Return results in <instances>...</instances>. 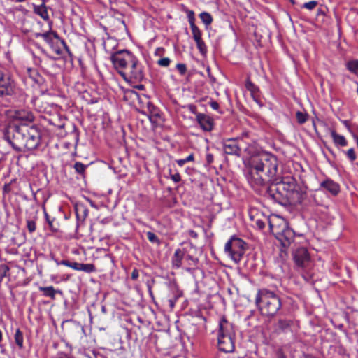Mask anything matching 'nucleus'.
<instances>
[{
  "mask_svg": "<svg viewBox=\"0 0 358 358\" xmlns=\"http://www.w3.org/2000/svg\"><path fill=\"white\" fill-rule=\"evenodd\" d=\"M80 271H84L87 273L96 271V268L92 264H83L81 263Z\"/></svg>",
  "mask_w": 358,
  "mask_h": 358,
  "instance_id": "nucleus-31",
  "label": "nucleus"
},
{
  "mask_svg": "<svg viewBox=\"0 0 358 358\" xmlns=\"http://www.w3.org/2000/svg\"><path fill=\"white\" fill-rule=\"evenodd\" d=\"M278 159L269 152H260L250 157L248 162L245 178L254 189L265 185L268 182L276 181Z\"/></svg>",
  "mask_w": 358,
  "mask_h": 358,
  "instance_id": "nucleus-1",
  "label": "nucleus"
},
{
  "mask_svg": "<svg viewBox=\"0 0 358 358\" xmlns=\"http://www.w3.org/2000/svg\"><path fill=\"white\" fill-rule=\"evenodd\" d=\"M119 73L126 81L129 82H139L144 77L142 65L136 57L133 62L129 63L125 70H120Z\"/></svg>",
  "mask_w": 358,
  "mask_h": 358,
  "instance_id": "nucleus-7",
  "label": "nucleus"
},
{
  "mask_svg": "<svg viewBox=\"0 0 358 358\" xmlns=\"http://www.w3.org/2000/svg\"><path fill=\"white\" fill-rule=\"evenodd\" d=\"M17 85L13 78L0 70V98L12 96L17 92Z\"/></svg>",
  "mask_w": 358,
  "mask_h": 358,
  "instance_id": "nucleus-8",
  "label": "nucleus"
},
{
  "mask_svg": "<svg viewBox=\"0 0 358 358\" xmlns=\"http://www.w3.org/2000/svg\"><path fill=\"white\" fill-rule=\"evenodd\" d=\"M255 225L258 229H262L265 227V223L264 221H262L259 219H257L255 220Z\"/></svg>",
  "mask_w": 358,
  "mask_h": 358,
  "instance_id": "nucleus-48",
  "label": "nucleus"
},
{
  "mask_svg": "<svg viewBox=\"0 0 358 358\" xmlns=\"http://www.w3.org/2000/svg\"><path fill=\"white\" fill-rule=\"evenodd\" d=\"M186 13H187V20H188L190 27L196 25L195 24L194 12L191 10H187Z\"/></svg>",
  "mask_w": 358,
  "mask_h": 358,
  "instance_id": "nucleus-37",
  "label": "nucleus"
},
{
  "mask_svg": "<svg viewBox=\"0 0 358 358\" xmlns=\"http://www.w3.org/2000/svg\"><path fill=\"white\" fill-rule=\"evenodd\" d=\"M2 341V332L0 330V342Z\"/></svg>",
  "mask_w": 358,
  "mask_h": 358,
  "instance_id": "nucleus-60",
  "label": "nucleus"
},
{
  "mask_svg": "<svg viewBox=\"0 0 358 358\" xmlns=\"http://www.w3.org/2000/svg\"><path fill=\"white\" fill-rule=\"evenodd\" d=\"M56 358H74V357L69 354L59 352L57 353Z\"/></svg>",
  "mask_w": 358,
  "mask_h": 358,
  "instance_id": "nucleus-47",
  "label": "nucleus"
},
{
  "mask_svg": "<svg viewBox=\"0 0 358 358\" xmlns=\"http://www.w3.org/2000/svg\"><path fill=\"white\" fill-rule=\"evenodd\" d=\"M330 134L335 145L345 147L348 145L344 136L337 134L334 130H331Z\"/></svg>",
  "mask_w": 358,
  "mask_h": 358,
  "instance_id": "nucleus-22",
  "label": "nucleus"
},
{
  "mask_svg": "<svg viewBox=\"0 0 358 358\" xmlns=\"http://www.w3.org/2000/svg\"><path fill=\"white\" fill-rule=\"evenodd\" d=\"M26 120H32V115H28L27 117H26Z\"/></svg>",
  "mask_w": 358,
  "mask_h": 358,
  "instance_id": "nucleus-58",
  "label": "nucleus"
},
{
  "mask_svg": "<svg viewBox=\"0 0 358 358\" xmlns=\"http://www.w3.org/2000/svg\"><path fill=\"white\" fill-rule=\"evenodd\" d=\"M37 60H38L40 62V59L37 57H35L34 58V62L36 63L37 62Z\"/></svg>",
  "mask_w": 358,
  "mask_h": 358,
  "instance_id": "nucleus-62",
  "label": "nucleus"
},
{
  "mask_svg": "<svg viewBox=\"0 0 358 358\" xmlns=\"http://www.w3.org/2000/svg\"><path fill=\"white\" fill-rule=\"evenodd\" d=\"M210 106L215 110H217L219 108L218 103L217 101H210Z\"/></svg>",
  "mask_w": 358,
  "mask_h": 358,
  "instance_id": "nucleus-51",
  "label": "nucleus"
},
{
  "mask_svg": "<svg viewBox=\"0 0 358 358\" xmlns=\"http://www.w3.org/2000/svg\"><path fill=\"white\" fill-rule=\"evenodd\" d=\"M192 36L195 42L201 41L202 40V33L201 30L199 29V27L196 25L191 26L190 27Z\"/></svg>",
  "mask_w": 358,
  "mask_h": 358,
  "instance_id": "nucleus-30",
  "label": "nucleus"
},
{
  "mask_svg": "<svg viewBox=\"0 0 358 358\" xmlns=\"http://www.w3.org/2000/svg\"><path fill=\"white\" fill-rule=\"evenodd\" d=\"M295 322L292 320L280 319L278 322V328L282 331L287 332L292 331Z\"/></svg>",
  "mask_w": 358,
  "mask_h": 358,
  "instance_id": "nucleus-20",
  "label": "nucleus"
},
{
  "mask_svg": "<svg viewBox=\"0 0 358 358\" xmlns=\"http://www.w3.org/2000/svg\"><path fill=\"white\" fill-rule=\"evenodd\" d=\"M38 48L41 50V52L44 54L45 55H48L47 52L42 48L40 45L38 46Z\"/></svg>",
  "mask_w": 358,
  "mask_h": 358,
  "instance_id": "nucleus-55",
  "label": "nucleus"
},
{
  "mask_svg": "<svg viewBox=\"0 0 358 358\" xmlns=\"http://www.w3.org/2000/svg\"><path fill=\"white\" fill-rule=\"evenodd\" d=\"M34 12L45 21H49V15L47 6L44 4L34 5Z\"/></svg>",
  "mask_w": 358,
  "mask_h": 358,
  "instance_id": "nucleus-21",
  "label": "nucleus"
},
{
  "mask_svg": "<svg viewBox=\"0 0 358 358\" xmlns=\"http://www.w3.org/2000/svg\"><path fill=\"white\" fill-rule=\"evenodd\" d=\"M36 38H42L48 45L51 44L53 41L59 36L55 31H46L44 33H35Z\"/></svg>",
  "mask_w": 358,
  "mask_h": 358,
  "instance_id": "nucleus-18",
  "label": "nucleus"
},
{
  "mask_svg": "<svg viewBox=\"0 0 358 358\" xmlns=\"http://www.w3.org/2000/svg\"><path fill=\"white\" fill-rule=\"evenodd\" d=\"M268 224L271 232L284 248L288 247L293 242L295 235L294 231L286 222L282 221L281 223L275 224L273 221L268 220Z\"/></svg>",
  "mask_w": 358,
  "mask_h": 358,
  "instance_id": "nucleus-5",
  "label": "nucleus"
},
{
  "mask_svg": "<svg viewBox=\"0 0 358 358\" xmlns=\"http://www.w3.org/2000/svg\"><path fill=\"white\" fill-rule=\"evenodd\" d=\"M214 157L210 153H207L206 155V162L208 165L211 164L213 162Z\"/></svg>",
  "mask_w": 358,
  "mask_h": 358,
  "instance_id": "nucleus-46",
  "label": "nucleus"
},
{
  "mask_svg": "<svg viewBox=\"0 0 358 358\" xmlns=\"http://www.w3.org/2000/svg\"><path fill=\"white\" fill-rule=\"evenodd\" d=\"M37 220V212L31 216L29 215L26 217L27 228L29 233H33L36 231V220Z\"/></svg>",
  "mask_w": 358,
  "mask_h": 358,
  "instance_id": "nucleus-23",
  "label": "nucleus"
},
{
  "mask_svg": "<svg viewBox=\"0 0 358 358\" xmlns=\"http://www.w3.org/2000/svg\"><path fill=\"white\" fill-rule=\"evenodd\" d=\"M146 236H147L148 241L150 243H156L157 245L160 244V241H159V238L153 232L148 231L146 233Z\"/></svg>",
  "mask_w": 358,
  "mask_h": 358,
  "instance_id": "nucleus-35",
  "label": "nucleus"
},
{
  "mask_svg": "<svg viewBox=\"0 0 358 358\" xmlns=\"http://www.w3.org/2000/svg\"><path fill=\"white\" fill-rule=\"evenodd\" d=\"M223 149L227 155L240 157L241 151H247L248 147L243 138H227L223 141Z\"/></svg>",
  "mask_w": 358,
  "mask_h": 358,
  "instance_id": "nucleus-10",
  "label": "nucleus"
},
{
  "mask_svg": "<svg viewBox=\"0 0 358 358\" xmlns=\"http://www.w3.org/2000/svg\"><path fill=\"white\" fill-rule=\"evenodd\" d=\"M255 304L262 315L274 317L282 307V300L276 292L263 288L256 294Z\"/></svg>",
  "mask_w": 358,
  "mask_h": 358,
  "instance_id": "nucleus-3",
  "label": "nucleus"
},
{
  "mask_svg": "<svg viewBox=\"0 0 358 358\" xmlns=\"http://www.w3.org/2000/svg\"><path fill=\"white\" fill-rule=\"evenodd\" d=\"M187 259H189V260H191L193 262L194 265H196L198 263V262H199L197 258H194V257H193L192 256H191L189 255H188L187 256Z\"/></svg>",
  "mask_w": 358,
  "mask_h": 358,
  "instance_id": "nucleus-52",
  "label": "nucleus"
},
{
  "mask_svg": "<svg viewBox=\"0 0 358 358\" xmlns=\"http://www.w3.org/2000/svg\"><path fill=\"white\" fill-rule=\"evenodd\" d=\"M193 160H194V155H193V154H191L185 159H180L176 160V163L178 164V166H182L186 163L192 162Z\"/></svg>",
  "mask_w": 358,
  "mask_h": 358,
  "instance_id": "nucleus-38",
  "label": "nucleus"
},
{
  "mask_svg": "<svg viewBox=\"0 0 358 358\" xmlns=\"http://www.w3.org/2000/svg\"><path fill=\"white\" fill-rule=\"evenodd\" d=\"M39 290L43 292V295L46 297H50L52 299H55V294L59 293L62 294L61 290H56L52 286L49 287H40Z\"/></svg>",
  "mask_w": 358,
  "mask_h": 358,
  "instance_id": "nucleus-24",
  "label": "nucleus"
},
{
  "mask_svg": "<svg viewBox=\"0 0 358 358\" xmlns=\"http://www.w3.org/2000/svg\"><path fill=\"white\" fill-rule=\"evenodd\" d=\"M187 108L192 113L196 115V117H197V114H201L200 113L197 112L196 106L193 104H189L187 106Z\"/></svg>",
  "mask_w": 358,
  "mask_h": 358,
  "instance_id": "nucleus-43",
  "label": "nucleus"
},
{
  "mask_svg": "<svg viewBox=\"0 0 358 358\" xmlns=\"http://www.w3.org/2000/svg\"><path fill=\"white\" fill-rule=\"evenodd\" d=\"M60 263H61V265H64V266H66L68 267L71 266V262L66 260V259L60 261Z\"/></svg>",
  "mask_w": 358,
  "mask_h": 358,
  "instance_id": "nucleus-53",
  "label": "nucleus"
},
{
  "mask_svg": "<svg viewBox=\"0 0 358 358\" xmlns=\"http://www.w3.org/2000/svg\"><path fill=\"white\" fill-rule=\"evenodd\" d=\"M320 189L323 192H329L333 196H336L340 192L339 185L330 178H327L320 185Z\"/></svg>",
  "mask_w": 358,
  "mask_h": 358,
  "instance_id": "nucleus-14",
  "label": "nucleus"
},
{
  "mask_svg": "<svg viewBox=\"0 0 358 358\" xmlns=\"http://www.w3.org/2000/svg\"><path fill=\"white\" fill-rule=\"evenodd\" d=\"M227 336H236V333L233 324L223 317L219 321L217 338H223Z\"/></svg>",
  "mask_w": 358,
  "mask_h": 358,
  "instance_id": "nucleus-11",
  "label": "nucleus"
},
{
  "mask_svg": "<svg viewBox=\"0 0 358 358\" xmlns=\"http://www.w3.org/2000/svg\"><path fill=\"white\" fill-rule=\"evenodd\" d=\"M196 120L205 131H210L213 128V120L206 114H197Z\"/></svg>",
  "mask_w": 358,
  "mask_h": 358,
  "instance_id": "nucleus-16",
  "label": "nucleus"
},
{
  "mask_svg": "<svg viewBox=\"0 0 358 358\" xmlns=\"http://www.w3.org/2000/svg\"><path fill=\"white\" fill-rule=\"evenodd\" d=\"M9 271L10 268L6 264H0V283H1L3 278L7 276Z\"/></svg>",
  "mask_w": 358,
  "mask_h": 358,
  "instance_id": "nucleus-33",
  "label": "nucleus"
},
{
  "mask_svg": "<svg viewBox=\"0 0 358 358\" xmlns=\"http://www.w3.org/2000/svg\"><path fill=\"white\" fill-rule=\"evenodd\" d=\"M3 136L4 139L17 152L25 149L34 150L41 141V133L35 127L10 124L5 129Z\"/></svg>",
  "mask_w": 358,
  "mask_h": 358,
  "instance_id": "nucleus-2",
  "label": "nucleus"
},
{
  "mask_svg": "<svg viewBox=\"0 0 358 358\" xmlns=\"http://www.w3.org/2000/svg\"><path fill=\"white\" fill-rule=\"evenodd\" d=\"M308 115L306 113H303V112H301V111H297L296 113V120L299 124H304L308 120Z\"/></svg>",
  "mask_w": 358,
  "mask_h": 358,
  "instance_id": "nucleus-32",
  "label": "nucleus"
},
{
  "mask_svg": "<svg viewBox=\"0 0 358 358\" xmlns=\"http://www.w3.org/2000/svg\"><path fill=\"white\" fill-rule=\"evenodd\" d=\"M164 52H165V50L164 48L159 47L155 49L154 54L155 56L161 57L164 55Z\"/></svg>",
  "mask_w": 358,
  "mask_h": 358,
  "instance_id": "nucleus-45",
  "label": "nucleus"
},
{
  "mask_svg": "<svg viewBox=\"0 0 358 358\" xmlns=\"http://www.w3.org/2000/svg\"><path fill=\"white\" fill-rule=\"evenodd\" d=\"M346 68L350 72L358 76V59L350 60L347 62Z\"/></svg>",
  "mask_w": 358,
  "mask_h": 358,
  "instance_id": "nucleus-28",
  "label": "nucleus"
},
{
  "mask_svg": "<svg viewBox=\"0 0 358 358\" xmlns=\"http://www.w3.org/2000/svg\"><path fill=\"white\" fill-rule=\"evenodd\" d=\"M246 249V243L236 236H232L224 245L225 253L236 263L240 262Z\"/></svg>",
  "mask_w": 358,
  "mask_h": 358,
  "instance_id": "nucleus-6",
  "label": "nucleus"
},
{
  "mask_svg": "<svg viewBox=\"0 0 358 358\" xmlns=\"http://www.w3.org/2000/svg\"><path fill=\"white\" fill-rule=\"evenodd\" d=\"M73 168L75 169L76 173L79 174H83L87 168V166L80 162H77L74 164Z\"/></svg>",
  "mask_w": 358,
  "mask_h": 358,
  "instance_id": "nucleus-34",
  "label": "nucleus"
},
{
  "mask_svg": "<svg viewBox=\"0 0 358 358\" xmlns=\"http://www.w3.org/2000/svg\"><path fill=\"white\" fill-rule=\"evenodd\" d=\"M71 266H70V268L76 270V271H80V266H81V263H78V262H71Z\"/></svg>",
  "mask_w": 358,
  "mask_h": 358,
  "instance_id": "nucleus-49",
  "label": "nucleus"
},
{
  "mask_svg": "<svg viewBox=\"0 0 358 358\" xmlns=\"http://www.w3.org/2000/svg\"><path fill=\"white\" fill-rule=\"evenodd\" d=\"M130 93L134 94V95H135V96H138V94L136 92L133 91V90H131Z\"/></svg>",
  "mask_w": 358,
  "mask_h": 358,
  "instance_id": "nucleus-59",
  "label": "nucleus"
},
{
  "mask_svg": "<svg viewBox=\"0 0 358 358\" xmlns=\"http://www.w3.org/2000/svg\"><path fill=\"white\" fill-rule=\"evenodd\" d=\"M135 58L136 57L127 50L117 51L110 57L111 62L118 72L120 70H125L129 63L133 62Z\"/></svg>",
  "mask_w": 358,
  "mask_h": 358,
  "instance_id": "nucleus-9",
  "label": "nucleus"
},
{
  "mask_svg": "<svg viewBox=\"0 0 358 358\" xmlns=\"http://www.w3.org/2000/svg\"><path fill=\"white\" fill-rule=\"evenodd\" d=\"M52 259L56 263L57 265H61L60 261L55 259L54 257H52Z\"/></svg>",
  "mask_w": 358,
  "mask_h": 358,
  "instance_id": "nucleus-56",
  "label": "nucleus"
},
{
  "mask_svg": "<svg viewBox=\"0 0 358 358\" xmlns=\"http://www.w3.org/2000/svg\"><path fill=\"white\" fill-rule=\"evenodd\" d=\"M46 1H47V0H42V3L41 4L45 5Z\"/></svg>",
  "mask_w": 358,
  "mask_h": 358,
  "instance_id": "nucleus-61",
  "label": "nucleus"
},
{
  "mask_svg": "<svg viewBox=\"0 0 358 358\" xmlns=\"http://www.w3.org/2000/svg\"><path fill=\"white\" fill-rule=\"evenodd\" d=\"M196 47L202 55H205L207 52V47L203 40L196 42Z\"/></svg>",
  "mask_w": 358,
  "mask_h": 358,
  "instance_id": "nucleus-36",
  "label": "nucleus"
},
{
  "mask_svg": "<svg viewBox=\"0 0 358 358\" xmlns=\"http://www.w3.org/2000/svg\"><path fill=\"white\" fill-rule=\"evenodd\" d=\"M142 113L147 115L151 122H155L159 117V109L150 101L147 100Z\"/></svg>",
  "mask_w": 358,
  "mask_h": 358,
  "instance_id": "nucleus-15",
  "label": "nucleus"
},
{
  "mask_svg": "<svg viewBox=\"0 0 358 358\" xmlns=\"http://www.w3.org/2000/svg\"><path fill=\"white\" fill-rule=\"evenodd\" d=\"M184 257V252L180 248L175 250L174 255L172 257L171 262L173 267L175 268H179L182 266V260Z\"/></svg>",
  "mask_w": 358,
  "mask_h": 358,
  "instance_id": "nucleus-19",
  "label": "nucleus"
},
{
  "mask_svg": "<svg viewBox=\"0 0 358 358\" xmlns=\"http://www.w3.org/2000/svg\"><path fill=\"white\" fill-rule=\"evenodd\" d=\"M199 17L206 27L213 22V17L209 13L202 12L199 14Z\"/></svg>",
  "mask_w": 358,
  "mask_h": 358,
  "instance_id": "nucleus-27",
  "label": "nucleus"
},
{
  "mask_svg": "<svg viewBox=\"0 0 358 358\" xmlns=\"http://www.w3.org/2000/svg\"><path fill=\"white\" fill-rule=\"evenodd\" d=\"M245 87L248 91L250 92V93L254 99L256 96H257V94L259 92V88L256 85H255L253 83H252L250 79H248L246 80Z\"/></svg>",
  "mask_w": 358,
  "mask_h": 358,
  "instance_id": "nucleus-25",
  "label": "nucleus"
},
{
  "mask_svg": "<svg viewBox=\"0 0 358 358\" xmlns=\"http://www.w3.org/2000/svg\"><path fill=\"white\" fill-rule=\"evenodd\" d=\"M14 338L15 343L20 349H22L23 348L24 337L23 334L20 329H17L15 331Z\"/></svg>",
  "mask_w": 358,
  "mask_h": 358,
  "instance_id": "nucleus-29",
  "label": "nucleus"
},
{
  "mask_svg": "<svg viewBox=\"0 0 358 358\" xmlns=\"http://www.w3.org/2000/svg\"><path fill=\"white\" fill-rule=\"evenodd\" d=\"M171 179L176 183L179 182L181 180V177L179 173H176L171 175Z\"/></svg>",
  "mask_w": 358,
  "mask_h": 358,
  "instance_id": "nucleus-44",
  "label": "nucleus"
},
{
  "mask_svg": "<svg viewBox=\"0 0 358 358\" xmlns=\"http://www.w3.org/2000/svg\"><path fill=\"white\" fill-rule=\"evenodd\" d=\"M296 187V180L293 178H285L280 182L271 185L268 194L274 201L283 204L285 197H287L288 194L293 192Z\"/></svg>",
  "mask_w": 358,
  "mask_h": 358,
  "instance_id": "nucleus-4",
  "label": "nucleus"
},
{
  "mask_svg": "<svg viewBox=\"0 0 358 358\" xmlns=\"http://www.w3.org/2000/svg\"><path fill=\"white\" fill-rule=\"evenodd\" d=\"M87 215V210H85V217H86Z\"/></svg>",
  "mask_w": 358,
  "mask_h": 358,
  "instance_id": "nucleus-63",
  "label": "nucleus"
},
{
  "mask_svg": "<svg viewBox=\"0 0 358 358\" xmlns=\"http://www.w3.org/2000/svg\"><path fill=\"white\" fill-rule=\"evenodd\" d=\"M346 155L351 162H354L356 159V155L353 148L349 149L346 152Z\"/></svg>",
  "mask_w": 358,
  "mask_h": 358,
  "instance_id": "nucleus-42",
  "label": "nucleus"
},
{
  "mask_svg": "<svg viewBox=\"0 0 358 358\" xmlns=\"http://www.w3.org/2000/svg\"><path fill=\"white\" fill-rule=\"evenodd\" d=\"M157 64L160 66H162V67H167L170 65L171 64V59L168 57H163V58H161L159 59L157 62Z\"/></svg>",
  "mask_w": 358,
  "mask_h": 358,
  "instance_id": "nucleus-39",
  "label": "nucleus"
},
{
  "mask_svg": "<svg viewBox=\"0 0 358 358\" xmlns=\"http://www.w3.org/2000/svg\"><path fill=\"white\" fill-rule=\"evenodd\" d=\"M51 50L57 55H61L63 52V49H68L66 42L61 39L59 36L57 37L51 44L49 45Z\"/></svg>",
  "mask_w": 358,
  "mask_h": 358,
  "instance_id": "nucleus-17",
  "label": "nucleus"
},
{
  "mask_svg": "<svg viewBox=\"0 0 358 358\" xmlns=\"http://www.w3.org/2000/svg\"><path fill=\"white\" fill-rule=\"evenodd\" d=\"M190 234L192 235V237H194V238H196L197 236L196 233L194 232V231H191Z\"/></svg>",
  "mask_w": 358,
  "mask_h": 358,
  "instance_id": "nucleus-57",
  "label": "nucleus"
},
{
  "mask_svg": "<svg viewBox=\"0 0 358 358\" xmlns=\"http://www.w3.org/2000/svg\"><path fill=\"white\" fill-rule=\"evenodd\" d=\"M317 5V1H310L309 2H306L303 3L302 8L308 9L309 10H313Z\"/></svg>",
  "mask_w": 358,
  "mask_h": 358,
  "instance_id": "nucleus-40",
  "label": "nucleus"
},
{
  "mask_svg": "<svg viewBox=\"0 0 358 358\" xmlns=\"http://www.w3.org/2000/svg\"><path fill=\"white\" fill-rule=\"evenodd\" d=\"M138 276H139L138 270L136 268H134L131 273V279L134 280H136L138 279Z\"/></svg>",
  "mask_w": 358,
  "mask_h": 358,
  "instance_id": "nucleus-50",
  "label": "nucleus"
},
{
  "mask_svg": "<svg viewBox=\"0 0 358 358\" xmlns=\"http://www.w3.org/2000/svg\"><path fill=\"white\" fill-rule=\"evenodd\" d=\"M235 338L236 336H227L223 338H217L219 350L226 353L233 352L235 349Z\"/></svg>",
  "mask_w": 358,
  "mask_h": 358,
  "instance_id": "nucleus-13",
  "label": "nucleus"
},
{
  "mask_svg": "<svg viewBox=\"0 0 358 358\" xmlns=\"http://www.w3.org/2000/svg\"><path fill=\"white\" fill-rule=\"evenodd\" d=\"M176 69L179 71L180 75L183 76L187 72V66L185 64L179 63L176 64Z\"/></svg>",
  "mask_w": 358,
  "mask_h": 358,
  "instance_id": "nucleus-41",
  "label": "nucleus"
},
{
  "mask_svg": "<svg viewBox=\"0 0 358 358\" xmlns=\"http://www.w3.org/2000/svg\"><path fill=\"white\" fill-rule=\"evenodd\" d=\"M294 259L298 266L306 268L310 259L308 250L303 247L297 248L294 252Z\"/></svg>",
  "mask_w": 358,
  "mask_h": 358,
  "instance_id": "nucleus-12",
  "label": "nucleus"
},
{
  "mask_svg": "<svg viewBox=\"0 0 358 358\" xmlns=\"http://www.w3.org/2000/svg\"><path fill=\"white\" fill-rule=\"evenodd\" d=\"M169 306L172 308L175 306V300L174 299H169Z\"/></svg>",
  "mask_w": 358,
  "mask_h": 358,
  "instance_id": "nucleus-54",
  "label": "nucleus"
},
{
  "mask_svg": "<svg viewBox=\"0 0 358 358\" xmlns=\"http://www.w3.org/2000/svg\"><path fill=\"white\" fill-rule=\"evenodd\" d=\"M44 211V215H45V220L47 222V223L48 224V226L50 229V230L53 232H56L58 231V227L56 226L54 223L55 220V217H50L48 214L47 213L45 209L43 210Z\"/></svg>",
  "mask_w": 358,
  "mask_h": 358,
  "instance_id": "nucleus-26",
  "label": "nucleus"
},
{
  "mask_svg": "<svg viewBox=\"0 0 358 358\" xmlns=\"http://www.w3.org/2000/svg\"><path fill=\"white\" fill-rule=\"evenodd\" d=\"M357 166H358V162H357Z\"/></svg>",
  "mask_w": 358,
  "mask_h": 358,
  "instance_id": "nucleus-64",
  "label": "nucleus"
}]
</instances>
